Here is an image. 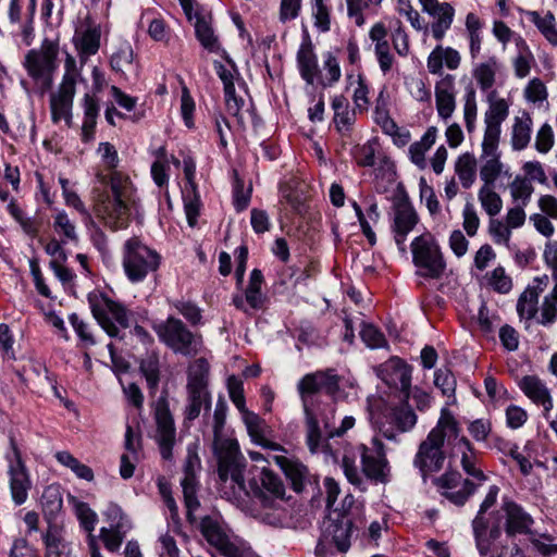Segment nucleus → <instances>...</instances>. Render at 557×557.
Instances as JSON below:
<instances>
[{"instance_id": "9b49d317", "label": "nucleus", "mask_w": 557, "mask_h": 557, "mask_svg": "<svg viewBox=\"0 0 557 557\" xmlns=\"http://www.w3.org/2000/svg\"><path fill=\"white\" fill-rule=\"evenodd\" d=\"M58 54V42L45 39L38 49L29 50L24 58L23 65L41 92L50 89L53 84Z\"/></svg>"}, {"instance_id": "c03bdc74", "label": "nucleus", "mask_w": 557, "mask_h": 557, "mask_svg": "<svg viewBox=\"0 0 557 557\" xmlns=\"http://www.w3.org/2000/svg\"><path fill=\"white\" fill-rule=\"evenodd\" d=\"M539 295L536 287L528 286L517 300V313L520 319L532 320L539 311Z\"/></svg>"}, {"instance_id": "774afa93", "label": "nucleus", "mask_w": 557, "mask_h": 557, "mask_svg": "<svg viewBox=\"0 0 557 557\" xmlns=\"http://www.w3.org/2000/svg\"><path fill=\"white\" fill-rule=\"evenodd\" d=\"M10 214L13 219L20 224L22 230L29 236L34 237L38 233L37 223L33 218L26 216L23 210L16 206L14 202H11L8 207Z\"/></svg>"}, {"instance_id": "39448f33", "label": "nucleus", "mask_w": 557, "mask_h": 557, "mask_svg": "<svg viewBox=\"0 0 557 557\" xmlns=\"http://www.w3.org/2000/svg\"><path fill=\"white\" fill-rule=\"evenodd\" d=\"M112 196H107L96 206L99 218L112 230L125 228L133 210L137 211V189L127 175L113 171L110 175Z\"/></svg>"}, {"instance_id": "79ce46f5", "label": "nucleus", "mask_w": 557, "mask_h": 557, "mask_svg": "<svg viewBox=\"0 0 557 557\" xmlns=\"http://www.w3.org/2000/svg\"><path fill=\"white\" fill-rule=\"evenodd\" d=\"M476 158L471 152L461 153L454 164V170L461 186L470 188L476 178Z\"/></svg>"}, {"instance_id": "a19ab883", "label": "nucleus", "mask_w": 557, "mask_h": 557, "mask_svg": "<svg viewBox=\"0 0 557 557\" xmlns=\"http://www.w3.org/2000/svg\"><path fill=\"white\" fill-rule=\"evenodd\" d=\"M521 13L532 22L545 39L553 46H557L556 18L552 12L541 15L537 11H523Z\"/></svg>"}, {"instance_id": "8fccbe9b", "label": "nucleus", "mask_w": 557, "mask_h": 557, "mask_svg": "<svg viewBox=\"0 0 557 557\" xmlns=\"http://www.w3.org/2000/svg\"><path fill=\"white\" fill-rule=\"evenodd\" d=\"M462 113L466 129L469 134H473L476 128L478 119V101L476 92L472 86H469L462 98Z\"/></svg>"}, {"instance_id": "5701e85b", "label": "nucleus", "mask_w": 557, "mask_h": 557, "mask_svg": "<svg viewBox=\"0 0 557 557\" xmlns=\"http://www.w3.org/2000/svg\"><path fill=\"white\" fill-rule=\"evenodd\" d=\"M499 141L482 139L480 153V178L483 185H494L504 170L500 160Z\"/></svg>"}, {"instance_id": "4c0bfd02", "label": "nucleus", "mask_w": 557, "mask_h": 557, "mask_svg": "<svg viewBox=\"0 0 557 557\" xmlns=\"http://www.w3.org/2000/svg\"><path fill=\"white\" fill-rule=\"evenodd\" d=\"M82 107L84 112L82 140L87 143L94 138L100 107L97 98L88 92H86L82 98Z\"/></svg>"}, {"instance_id": "603ef678", "label": "nucleus", "mask_w": 557, "mask_h": 557, "mask_svg": "<svg viewBox=\"0 0 557 557\" xmlns=\"http://www.w3.org/2000/svg\"><path fill=\"white\" fill-rule=\"evenodd\" d=\"M493 186L482 185L478 191L480 205L491 218L496 216L503 209V200Z\"/></svg>"}, {"instance_id": "49530a36", "label": "nucleus", "mask_w": 557, "mask_h": 557, "mask_svg": "<svg viewBox=\"0 0 557 557\" xmlns=\"http://www.w3.org/2000/svg\"><path fill=\"white\" fill-rule=\"evenodd\" d=\"M536 322L545 327L557 322V285L553 286L552 290L543 297L541 305H539Z\"/></svg>"}, {"instance_id": "13d9d810", "label": "nucleus", "mask_w": 557, "mask_h": 557, "mask_svg": "<svg viewBox=\"0 0 557 557\" xmlns=\"http://www.w3.org/2000/svg\"><path fill=\"white\" fill-rule=\"evenodd\" d=\"M69 321L84 347L89 348L97 344L94 327L89 322L83 320L76 313H72L69 317Z\"/></svg>"}, {"instance_id": "a211bd4d", "label": "nucleus", "mask_w": 557, "mask_h": 557, "mask_svg": "<svg viewBox=\"0 0 557 557\" xmlns=\"http://www.w3.org/2000/svg\"><path fill=\"white\" fill-rule=\"evenodd\" d=\"M434 484L442 496L457 506L465 505L476 490V485L472 481L462 479L456 470H447L434 480Z\"/></svg>"}, {"instance_id": "338daca9", "label": "nucleus", "mask_w": 557, "mask_h": 557, "mask_svg": "<svg viewBox=\"0 0 557 557\" xmlns=\"http://www.w3.org/2000/svg\"><path fill=\"white\" fill-rule=\"evenodd\" d=\"M488 284L499 294H508L512 288V280L503 267H497L490 273Z\"/></svg>"}, {"instance_id": "bf43d9fd", "label": "nucleus", "mask_w": 557, "mask_h": 557, "mask_svg": "<svg viewBox=\"0 0 557 557\" xmlns=\"http://www.w3.org/2000/svg\"><path fill=\"white\" fill-rule=\"evenodd\" d=\"M410 96L420 103L431 104L432 92L428 83L419 76H409L405 82Z\"/></svg>"}, {"instance_id": "09e8293b", "label": "nucleus", "mask_w": 557, "mask_h": 557, "mask_svg": "<svg viewBox=\"0 0 557 557\" xmlns=\"http://www.w3.org/2000/svg\"><path fill=\"white\" fill-rule=\"evenodd\" d=\"M41 507L48 520L54 519L62 510L63 499L59 485H49L41 495Z\"/></svg>"}, {"instance_id": "0e129e2a", "label": "nucleus", "mask_w": 557, "mask_h": 557, "mask_svg": "<svg viewBox=\"0 0 557 557\" xmlns=\"http://www.w3.org/2000/svg\"><path fill=\"white\" fill-rule=\"evenodd\" d=\"M511 228L505 221L492 218L488 223V234L496 245L509 247Z\"/></svg>"}, {"instance_id": "20e7f679", "label": "nucleus", "mask_w": 557, "mask_h": 557, "mask_svg": "<svg viewBox=\"0 0 557 557\" xmlns=\"http://www.w3.org/2000/svg\"><path fill=\"white\" fill-rule=\"evenodd\" d=\"M459 433V423L453 412L447 407L442 408L436 425L420 443L413 458V466L424 480L443 468L446 460L444 443L457 440Z\"/></svg>"}, {"instance_id": "6e6552de", "label": "nucleus", "mask_w": 557, "mask_h": 557, "mask_svg": "<svg viewBox=\"0 0 557 557\" xmlns=\"http://www.w3.org/2000/svg\"><path fill=\"white\" fill-rule=\"evenodd\" d=\"M92 317L110 337H122L121 330L128 329L133 313L121 302L114 301L102 293L88 295Z\"/></svg>"}, {"instance_id": "2eb2a0df", "label": "nucleus", "mask_w": 557, "mask_h": 557, "mask_svg": "<svg viewBox=\"0 0 557 557\" xmlns=\"http://www.w3.org/2000/svg\"><path fill=\"white\" fill-rule=\"evenodd\" d=\"M392 232L398 248L406 251V239L408 234L419 222V215L406 193L397 196L392 206Z\"/></svg>"}, {"instance_id": "f3484780", "label": "nucleus", "mask_w": 557, "mask_h": 557, "mask_svg": "<svg viewBox=\"0 0 557 557\" xmlns=\"http://www.w3.org/2000/svg\"><path fill=\"white\" fill-rule=\"evenodd\" d=\"M182 9L188 18L194 22L195 34L200 45L212 53H219L221 45L212 28V15L199 2H181Z\"/></svg>"}, {"instance_id": "cd10ccee", "label": "nucleus", "mask_w": 557, "mask_h": 557, "mask_svg": "<svg viewBox=\"0 0 557 557\" xmlns=\"http://www.w3.org/2000/svg\"><path fill=\"white\" fill-rule=\"evenodd\" d=\"M423 11L433 20L432 35L436 40H442L450 28L455 15L449 2H422Z\"/></svg>"}, {"instance_id": "c85d7f7f", "label": "nucleus", "mask_w": 557, "mask_h": 557, "mask_svg": "<svg viewBox=\"0 0 557 557\" xmlns=\"http://www.w3.org/2000/svg\"><path fill=\"white\" fill-rule=\"evenodd\" d=\"M533 119L527 110H520L512 120L510 131V145L512 150L525 149L532 138Z\"/></svg>"}, {"instance_id": "7ed1b4c3", "label": "nucleus", "mask_w": 557, "mask_h": 557, "mask_svg": "<svg viewBox=\"0 0 557 557\" xmlns=\"http://www.w3.org/2000/svg\"><path fill=\"white\" fill-rule=\"evenodd\" d=\"M227 405L223 397H219L213 412V450L218 459V474L222 484L230 483L234 494L244 492L249 494L245 484V458L239 451L235 438L225 437L222 431L225 425Z\"/></svg>"}, {"instance_id": "412c9836", "label": "nucleus", "mask_w": 557, "mask_h": 557, "mask_svg": "<svg viewBox=\"0 0 557 557\" xmlns=\"http://www.w3.org/2000/svg\"><path fill=\"white\" fill-rule=\"evenodd\" d=\"M157 424L156 442L159 446L161 457L164 460H172L173 447L176 442V429L172 413L165 403L158 404L154 412Z\"/></svg>"}, {"instance_id": "423d86ee", "label": "nucleus", "mask_w": 557, "mask_h": 557, "mask_svg": "<svg viewBox=\"0 0 557 557\" xmlns=\"http://www.w3.org/2000/svg\"><path fill=\"white\" fill-rule=\"evenodd\" d=\"M371 443L372 447L366 444H359L356 447L361 459V471L356 465L354 456L348 454L343 456L342 468L348 482L352 485L361 486L364 483V478L381 483L387 481L389 467L385 457L384 445L377 437H373Z\"/></svg>"}, {"instance_id": "58836bf2", "label": "nucleus", "mask_w": 557, "mask_h": 557, "mask_svg": "<svg viewBox=\"0 0 557 557\" xmlns=\"http://www.w3.org/2000/svg\"><path fill=\"white\" fill-rule=\"evenodd\" d=\"M110 65L113 71L122 75L137 74V64L134 61V51L129 42L123 41L112 53Z\"/></svg>"}, {"instance_id": "4468645a", "label": "nucleus", "mask_w": 557, "mask_h": 557, "mask_svg": "<svg viewBox=\"0 0 557 557\" xmlns=\"http://www.w3.org/2000/svg\"><path fill=\"white\" fill-rule=\"evenodd\" d=\"M4 458L8 462L9 486L12 499L16 505H22L28 497L32 480L13 436L9 438V448Z\"/></svg>"}, {"instance_id": "0eeeda50", "label": "nucleus", "mask_w": 557, "mask_h": 557, "mask_svg": "<svg viewBox=\"0 0 557 557\" xmlns=\"http://www.w3.org/2000/svg\"><path fill=\"white\" fill-rule=\"evenodd\" d=\"M159 341L174 354L195 357L203 349L202 335L190 331L178 318L169 315L164 321L153 324Z\"/></svg>"}, {"instance_id": "f8f14e48", "label": "nucleus", "mask_w": 557, "mask_h": 557, "mask_svg": "<svg viewBox=\"0 0 557 557\" xmlns=\"http://www.w3.org/2000/svg\"><path fill=\"white\" fill-rule=\"evenodd\" d=\"M209 363L205 358H198L187 369V404L185 419L193 421L200 416L201 409L211 407V394L208 389Z\"/></svg>"}, {"instance_id": "4d7b16f0", "label": "nucleus", "mask_w": 557, "mask_h": 557, "mask_svg": "<svg viewBox=\"0 0 557 557\" xmlns=\"http://www.w3.org/2000/svg\"><path fill=\"white\" fill-rule=\"evenodd\" d=\"M53 230L63 237V243L78 240L75 223L64 210H58L53 215Z\"/></svg>"}, {"instance_id": "3c124183", "label": "nucleus", "mask_w": 557, "mask_h": 557, "mask_svg": "<svg viewBox=\"0 0 557 557\" xmlns=\"http://www.w3.org/2000/svg\"><path fill=\"white\" fill-rule=\"evenodd\" d=\"M337 548L346 552L350 546V537L352 534V523L349 518L343 516L329 528Z\"/></svg>"}, {"instance_id": "393cba45", "label": "nucleus", "mask_w": 557, "mask_h": 557, "mask_svg": "<svg viewBox=\"0 0 557 557\" xmlns=\"http://www.w3.org/2000/svg\"><path fill=\"white\" fill-rule=\"evenodd\" d=\"M518 386L534 405L543 408V417L548 420L553 398L546 383L536 375H524L519 380Z\"/></svg>"}, {"instance_id": "e433bc0d", "label": "nucleus", "mask_w": 557, "mask_h": 557, "mask_svg": "<svg viewBox=\"0 0 557 557\" xmlns=\"http://www.w3.org/2000/svg\"><path fill=\"white\" fill-rule=\"evenodd\" d=\"M200 532L207 542L221 554L231 543L227 533L218 519L206 516L200 521Z\"/></svg>"}, {"instance_id": "c9c22d12", "label": "nucleus", "mask_w": 557, "mask_h": 557, "mask_svg": "<svg viewBox=\"0 0 557 557\" xmlns=\"http://www.w3.org/2000/svg\"><path fill=\"white\" fill-rule=\"evenodd\" d=\"M272 459L290 480L294 491L298 493L301 492L308 475L307 467L298 460L290 459L284 455H274Z\"/></svg>"}, {"instance_id": "f704fd0d", "label": "nucleus", "mask_w": 557, "mask_h": 557, "mask_svg": "<svg viewBox=\"0 0 557 557\" xmlns=\"http://www.w3.org/2000/svg\"><path fill=\"white\" fill-rule=\"evenodd\" d=\"M455 441V449L461 454L460 465L463 471L479 482H484L486 480V475L482 469L478 467V458L469 440L465 436L458 435V438Z\"/></svg>"}, {"instance_id": "ea45409f", "label": "nucleus", "mask_w": 557, "mask_h": 557, "mask_svg": "<svg viewBox=\"0 0 557 557\" xmlns=\"http://www.w3.org/2000/svg\"><path fill=\"white\" fill-rule=\"evenodd\" d=\"M259 479L261 485H258L256 481L250 482L249 487L253 494H261L264 491L275 498L282 499L284 497V483L281 478L273 471L269 470L267 467H263Z\"/></svg>"}, {"instance_id": "6ab92c4d", "label": "nucleus", "mask_w": 557, "mask_h": 557, "mask_svg": "<svg viewBox=\"0 0 557 557\" xmlns=\"http://www.w3.org/2000/svg\"><path fill=\"white\" fill-rule=\"evenodd\" d=\"M376 375L388 386L400 391L408 401L411 387V367L398 357H392L375 369Z\"/></svg>"}, {"instance_id": "c756f323", "label": "nucleus", "mask_w": 557, "mask_h": 557, "mask_svg": "<svg viewBox=\"0 0 557 557\" xmlns=\"http://www.w3.org/2000/svg\"><path fill=\"white\" fill-rule=\"evenodd\" d=\"M240 414L247 432L253 443L273 451H285L283 446L265 437V422L257 413L246 409L240 412Z\"/></svg>"}, {"instance_id": "dca6fc26", "label": "nucleus", "mask_w": 557, "mask_h": 557, "mask_svg": "<svg viewBox=\"0 0 557 557\" xmlns=\"http://www.w3.org/2000/svg\"><path fill=\"white\" fill-rule=\"evenodd\" d=\"M403 401L404 405L392 407L379 424V433L385 440L396 444L400 443V435L411 431L418 421V417L408 401Z\"/></svg>"}, {"instance_id": "4be33fe9", "label": "nucleus", "mask_w": 557, "mask_h": 557, "mask_svg": "<svg viewBox=\"0 0 557 557\" xmlns=\"http://www.w3.org/2000/svg\"><path fill=\"white\" fill-rule=\"evenodd\" d=\"M456 76L445 74L435 82L434 98L437 116L443 122H448L457 108Z\"/></svg>"}, {"instance_id": "1a4fd4ad", "label": "nucleus", "mask_w": 557, "mask_h": 557, "mask_svg": "<svg viewBox=\"0 0 557 557\" xmlns=\"http://www.w3.org/2000/svg\"><path fill=\"white\" fill-rule=\"evenodd\" d=\"M92 317L110 337H122L121 330L128 329L133 313L121 302L114 301L102 293L88 295Z\"/></svg>"}, {"instance_id": "a18cd8bd", "label": "nucleus", "mask_w": 557, "mask_h": 557, "mask_svg": "<svg viewBox=\"0 0 557 557\" xmlns=\"http://www.w3.org/2000/svg\"><path fill=\"white\" fill-rule=\"evenodd\" d=\"M46 557H66L69 544L66 543L63 530L57 525L49 527L45 535Z\"/></svg>"}, {"instance_id": "6e6d98bb", "label": "nucleus", "mask_w": 557, "mask_h": 557, "mask_svg": "<svg viewBox=\"0 0 557 557\" xmlns=\"http://www.w3.org/2000/svg\"><path fill=\"white\" fill-rule=\"evenodd\" d=\"M54 457L59 463L73 471L77 478L86 481H91L94 479L91 468L82 463L67 450L57 451Z\"/></svg>"}, {"instance_id": "37998d69", "label": "nucleus", "mask_w": 557, "mask_h": 557, "mask_svg": "<svg viewBox=\"0 0 557 557\" xmlns=\"http://www.w3.org/2000/svg\"><path fill=\"white\" fill-rule=\"evenodd\" d=\"M263 274L259 269H253L250 273L249 283L245 290V300L252 310H260L265 302V295L262 293Z\"/></svg>"}, {"instance_id": "5fc2aeb1", "label": "nucleus", "mask_w": 557, "mask_h": 557, "mask_svg": "<svg viewBox=\"0 0 557 557\" xmlns=\"http://www.w3.org/2000/svg\"><path fill=\"white\" fill-rule=\"evenodd\" d=\"M70 503L74 507L75 515L79 520L82 528L88 533V537L95 536L92 532L98 522L97 513L88 506V504L78 500L76 497H71Z\"/></svg>"}, {"instance_id": "b1692460", "label": "nucleus", "mask_w": 557, "mask_h": 557, "mask_svg": "<svg viewBox=\"0 0 557 557\" xmlns=\"http://www.w3.org/2000/svg\"><path fill=\"white\" fill-rule=\"evenodd\" d=\"M502 510L505 517V532L508 536L531 533L534 519L520 504L511 499H504Z\"/></svg>"}, {"instance_id": "052dcab7", "label": "nucleus", "mask_w": 557, "mask_h": 557, "mask_svg": "<svg viewBox=\"0 0 557 557\" xmlns=\"http://www.w3.org/2000/svg\"><path fill=\"white\" fill-rule=\"evenodd\" d=\"M128 530L129 529H124L122 524H117L116 528H101L99 536L108 550L116 552Z\"/></svg>"}, {"instance_id": "a878e982", "label": "nucleus", "mask_w": 557, "mask_h": 557, "mask_svg": "<svg viewBox=\"0 0 557 557\" xmlns=\"http://www.w3.org/2000/svg\"><path fill=\"white\" fill-rule=\"evenodd\" d=\"M472 531L480 556L486 557L492 550L493 543L500 536L498 522L491 524L486 513H476L472 520Z\"/></svg>"}, {"instance_id": "2f4dec72", "label": "nucleus", "mask_w": 557, "mask_h": 557, "mask_svg": "<svg viewBox=\"0 0 557 557\" xmlns=\"http://www.w3.org/2000/svg\"><path fill=\"white\" fill-rule=\"evenodd\" d=\"M438 136L436 126H429L421 138L408 148V158L419 170L428 166L426 153L434 146Z\"/></svg>"}, {"instance_id": "7c9ffc66", "label": "nucleus", "mask_w": 557, "mask_h": 557, "mask_svg": "<svg viewBox=\"0 0 557 557\" xmlns=\"http://www.w3.org/2000/svg\"><path fill=\"white\" fill-rule=\"evenodd\" d=\"M334 111L333 123L341 136H349L356 122V109H351L346 97L335 96L332 99Z\"/></svg>"}, {"instance_id": "864d4df0", "label": "nucleus", "mask_w": 557, "mask_h": 557, "mask_svg": "<svg viewBox=\"0 0 557 557\" xmlns=\"http://www.w3.org/2000/svg\"><path fill=\"white\" fill-rule=\"evenodd\" d=\"M518 54L513 58L512 65L515 75L518 78H524L530 74L531 65L534 62V55L522 38L517 42Z\"/></svg>"}, {"instance_id": "473e14b6", "label": "nucleus", "mask_w": 557, "mask_h": 557, "mask_svg": "<svg viewBox=\"0 0 557 557\" xmlns=\"http://www.w3.org/2000/svg\"><path fill=\"white\" fill-rule=\"evenodd\" d=\"M297 66L301 78L313 85L319 76L318 58L311 41H305L297 51Z\"/></svg>"}, {"instance_id": "ddd939ff", "label": "nucleus", "mask_w": 557, "mask_h": 557, "mask_svg": "<svg viewBox=\"0 0 557 557\" xmlns=\"http://www.w3.org/2000/svg\"><path fill=\"white\" fill-rule=\"evenodd\" d=\"M412 262L417 274L429 278H438L446 263L441 247L430 233L417 236L411 243Z\"/></svg>"}, {"instance_id": "680f3d73", "label": "nucleus", "mask_w": 557, "mask_h": 557, "mask_svg": "<svg viewBox=\"0 0 557 557\" xmlns=\"http://www.w3.org/2000/svg\"><path fill=\"white\" fill-rule=\"evenodd\" d=\"M524 99L533 104L547 100L548 91L545 84L537 77L530 79L523 89Z\"/></svg>"}, {"instance_id": "f257e3e1", "label": "nucleus", "mask_w": 557, "mask_h": 557, "mask_svg": "<svg viewBox=\"0 0 557 557\" xmlns=\"http://www.w3.org/2000/svg\"><path fill=\"white\" fill-rule=\"evenodd\" d=\"M341 382L336 370L329 368L307 373L297 383L306 420L307 445L311 453L320 447V422L326 435L335 423V397L341 391Z\"/></svg>"}, {"instance_id": "9d476101", "label": "nucleus", "mask_w": 557, "mask_h": 557, "mask_svg": "<svg viewBox=\"0 0 557 557\" xmlns=\"http://www.w3.org/2000/svg\"><path fill=\"white\" fill-rule=\"evenodd\" d=\"M160 262V255L139 238L132 237L124 243L122 265L129 282L134 284L143 282L159 269Z\"/></svg>"}, {"instance_id": "aec40b11", "label": "nucleus", "mask_w": 557, "mask_h": 557, "mask_svg": "<svg viewBox=\"0 0 557 557\" xmlns=\"http://www.w3.org/2000/svg\"><path fill=\"white\" fill-rule=\"evenodd\" d=\"M487 110L484 113L483 139L500 140L502 124L509 115V102L498 96L496 90L486 95Z\"/></svg>"}, {"instance_id": "bb28decb", "label": "nucleus", "mask_w": 557, "mask_h": 557, "mask_svg": "<svg viewBox=\"0 0 557 557\" xmlns=\"http://www.w3.org/2000/svg\"><path fill=\"white\" fill-rule=\"evenodd\" d=\"M461 64L460 53L451 48L437 45L426 58V69L432 75H444L443 70L456 71Z\"/></svg>"}, {"instance_id": "69168bd1", "label": "nucleus", "mask_w": 557, "mask_h": 557, "mask_svg": "<svg viewBox=\"0 0 557 557\" xmlns=\"http://www.w3.org/2000/svg\"><path fill=\"white\" fill-rule=\"evenodd\" d=\"M434 384L442 391L443 395L453 398V403H455L456 379L450 370L438 369L435 371Z\"/></svg>"}, {"instance_id": "f03ea898", "label": "nucleus", "mask_w": 557, "mask_h": 557, "mask_svg": "<svg viewBox=\"0 0 557 557\" xmlns=\"http://www.w3.org/2000/svg\"><path fill=\"white\" fill-rule=\"evenodd\" d=\"M101 28L89 17L85 24L76 28L73 36V45L77 51L79 63L70 53L64 59V72L57 90L50 94L49 104L51 120L54 124L64 121L67 126L72 123V110L76 94V84L84 81L83 66L89 57L95 55L100 48Z\"/></svg>"}, {"instance_id": "e2e57ef3", "label": "nucleus", "mask_w": 557, "mask_h": 557, "mask_svg": "<svg viewBox=\"0 0 557 557\" xmlns=\"http://www.w3.org/2000/svg\"><path fill=\"white\" fill-rule=\"evenodd\" d=\"M511 198L515 201H521V206H525L534 190L528 178L517 176L509 185Z\"/></svg>"}, {"instance_id": "de8ad7c7", "label": "nucleus", "mask_w": 557, "mask_h": 557, "mask_svg": "<svg viewBox=\"0 0 557 557\" xmlns=\"http://www.w3.org/2000/svg\"><path fill=\"white\" fill-rule=\"evenodd\" d=\"M342 76V71L337 58L332 52L323 54V70L319 69V76L315 81L322 87H331L336 84Z\"/></svg>"}, {"instance_id": "72a5a7b5", "label": "nucleus", "mask_w": 557, "mask_h": 557, "mask_svg": "<svg viewBox=\"0 0 557 557\" xmlns=\"http://www.w3.org/2000/svg\"><path fill=\"white\" fill-rule=\"evenodd\" d=\"M499 70L500 62L495 55L473 66L472 77L481 91L488 94L491 90H494L493 87L496 83V75Z\"/></svg>"}]
</instances>
